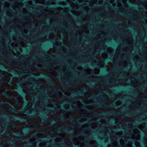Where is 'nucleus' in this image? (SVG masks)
Segmentation results:
<instances>
[{
    "label": "nucleus",
    "instance_id": "obj_7",
    "mask_svg": "<svg viewBox=\"0 0 147 147\" xmlns=\"http://www.w3.org/2000/svg\"><path fill=\"white\" fill-rule=\"evenodd\" d=\"M92 1L94 2V3H95L96 2V0H92Z\"/></svg>",
    "mask_w": 147,
    "mask_h": 147
},
{
    "label": "nucleus",
    "instance_id": "obj_11",
    "mask_svg": "<svg viewBox=\"0 0 147 147\" xmlns=\"http://www.w3.org/2000/svg\"><path fill=\"white\" fill-rule=\"evenodd\" d=\"M53 36V34H50V36Z\"/></svg>",
    "mask_w": 147,
    "mask_h": 147
},
{
    "label": "nucleus",
    "instance_id": "obj_13",
    "mask_svg": "<svg viewBox=\"0 0 147 147\" xmlns=\"http://www.w3.org/2000/svg\"><path fill=\"white\" fill-rule=\"evenodd\" d=\"M122 2L123 3H124V1H123Z\"/></svg>",
    "mask_w": 147,
    "mask_h": 147
},
{
    "label": "nucleus",
    "instance_id": "obj_2",
    "mask_svg": "<svg viewBox=\"0 0 147 147\" xmlns=\"http://www.w3.org/2000/svg\"><path fill=\"white\" fill-rule=\"evenodd\" d=\"M102 57L103 58H106L107 57V55L105 53H103L102 54Z\"/></svg>",
    "mask_w": 147,
    "mask_h": 147
},
{
    "label": "nucleus",
    "instance_id": "obj_14",
    "mask_svg": "<svg viewBox=\"0 0 147 147\" xmlns=\"http://www.w3.org/2000/svg\"><path fill=\"white\" fill-rule=\"evenodd\" d=\"M134 135V136H135V135H136V134H135Z\"/></svg>",
    "mask_w": 147,
    "mask_h": 147
},
{
    "label": "nucleus",
    "instance_id": "obj_5",
    "mask_svg": "<svg viewBox=\"0 0 147 147\" xmlns=\"http://www.w3.org/2000/svg\"><path fill=\"white\" fill-rule=\"evenodd\" d=\"M129 2L132 3H134V0H129Z\"/></svg>",
    "mask_w": 147,
    "mask_h": 147
},
{
    "label": "nucleus",
    "instance_id": "obj_12",
    "mask_svg": "<svg viewBox=\"0 0 147 147\" xmlns=\"http://www.w3.org/2000/svg\"><path fill=\"white\" fill-rule=\"evenodd\" d=\"M88 0H86V1L87 2Z\"/></svg>",
    "mask_w": 147,
    "mask_h": 147
},
{
    "label": "nucleus",
    "instance_id": "obj_4",
    "mask_svg": "<svg viewBox=\"0 0 147 147\" xmlns=\"http://www.w3.org/2000/svg\"><path fill=\"white\" fill-rule=\"evenodd\" d=\"M32 105V103H29L28 104L27 107H30Z\"/></svg>",
    "mask_w": 147,
    "mask_h": 147
},
{
    "label": "nucleus",
    "instance_id": "obj_6",
    "mask_svg": "<svg viewBox=\"0 0 147 147\" xmlns=\"http://www.w3.org/2000/svg\"><path fill=\"white\" fill-rule=\"evenodd\" d=\"M114 0H110V2L111 3H112L114 1Z\"/></svg>",
    "mask_w": 147,
    "mask_h": 147
},
{
    "label": "nucleus",
    "instance_id": "obj_10",
    "mask_svg": "<svg viewBox=\"0 0 147 147\" xmlns=\"http://www.w3.org/2000/svg\"><path fill=\"white\" fill-rule=\"evenodd\" d=\"M111 146L110 145H108L107 146V147H110Z\"/></svg>",
    "mask_w": 147,
    "mask_h": 147
},
{
    "label": "nucleus",
    "instance_id": "obj_1",
    "mask_svg": "<svg viewBox=\"0 0 147 147\" xmlns=\"http://www.w3.org/2000/svg\"><path fill=\"white\" fill-rule=\"evenodd\" d=\"M132 138L134 139L137 140H139L140 138V136L139 131H138L137 134H136V136L134 137V135L133 136Z\"/></svg>",
    "mask_w": 147,
    "mask_h": 147
},
{
    "label": "nucleus",
    "instance_id": "obj_3",
    "mask_svg": "<svg viewBox=\"0 0 147 147\" xmlns=\"http://www.w3.org/2000/svg\"><path fill=\"white\" fill-rule=\"evenodd\" d=\"M135 144L137 147H139L140 146V144L138 142H136L135 143Z\"/></svg>",
    "mask_w": 147,
    "mask_h": 147
},
{
    "label": "nucleus",
    "instance_id": "obj_8",
    "mask_svg": "<svg viewBox=\"0 0 147 147\" xmlns=\"http://www.w3.org/2000/svg\"><path fill=\"white\" fill-rule=\"evenodd\" d=\"M83 0H78V1L80 2H82V1Z\"/></svg>",
    "mask_w": 147,
    "mask_h": 147
},
{
    "label": "nucleus",
    "instance_id": "obj_9",
    "mask_svg": "<svg viewBox=\"0 0 147 147\" xmlns=\"http://www.w3.org/2000/svg\"><path fill=\"white\" fill-rule=\"evenodd\" d=\"M122 141H123V140H122V139H121L120 140V142H121Z\"/></svg>",
    "mask_w": 147,
    "mask_h": 147
}]
</instances>
